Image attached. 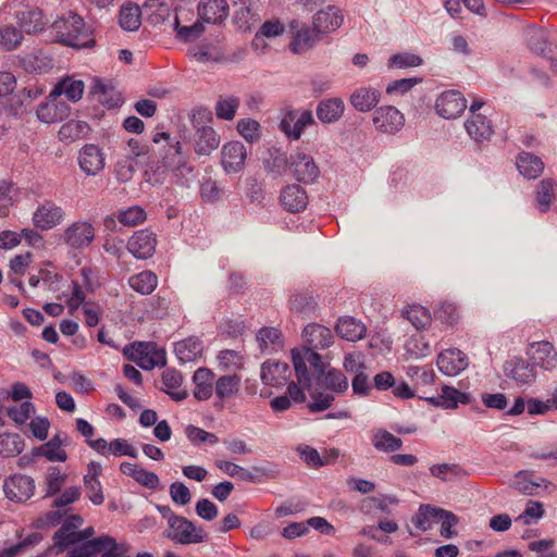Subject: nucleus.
Segmentation results:
<instances>
[{
	"label": "nucleus",
	"instance_id": "nucleus-27",
	"mask_svg": "<svg viewBox=\"0 0 557 557\" xmlns=\"http://www.w3.org/2000/svg\"><path fill=\"white\" fill-rule=\"evenodd\" d=\"M79 166L87 175H96L104 166L101 149L95 144L85 145L78 158Z\"/></svg>",
	"mask_w": 557,
	"mask_h": 557
},
{
	"label": "nucleus",
	"instance_id": "nucleus-37",
	"mask_svg": "<svg viewBox=\"0 0 557 557\" xmlns=\"http://www.w3.org/2000/svg\"><path fill=\"white\" fill-rule=\"evenodd\" d=\"M162 383L164 387L162 391L166 393L172 400L182 401L187 398L188 393L180 389L183 383V376L180 371L175 369H166L162 373Z\"/></svg>",
	"mask_w": 557,
	"mask_h": 557
},
{
	"label": "nucleus",
	"instance_id": "nucleus-64",
	"mask_svg": "<svg viewBox=\"0 0 557 557\" xmlns=\"http://www.w3.org/2000/svg\"><path fill=\"white\" fill-rule=\"evenodd\" d=\"M96 555L100 554L101 557H119L117 544L115 540L109 535L99 536L94 539Z\"/></svg>",
	"mask_w": 557,
	"mask_h": 557
},
{
	"label": "nucleus",
	"instance_id": "nucleus-13",
	"mask_svg": "<svg viewBox=\"0 0 557 557\" xmlns=\"http://www.w3.org/2000/svg\"><path fill=\"white\" fill-rule=\"evenodd\" d=\"M344 23V14L341 8L329 4L318 10L312 16L313 29L323 36L336 32Z\"/></svg>",
	"mask_w": 557,
	"mask_h": 557
},
{
	"label": "nucleus",
	"instance_id": "nucleus-42",
	"mask_svg": "<svg viewBox=\"0 0 557 557\" xmlns=\"http://www.w3.org/2000/svg\"><path fill=\"white\" fill-rule=\"evenodd\" d=\"M147 12V22L152 26L162 25L171 15L170 5L163 0H146L143 5Z\"/></svg>",
	"mask_w": 557,
	"mask_h": 557
},
{
	"label": "nucleus",
	"instance_id": "nucleus-28",
	"mask_svg": "<svg viewBox=\"0 0 557 557\" xmlns=\"http://www.w3.org/2000/svg\"><path fill=\"white\" fill-rule=\"evenodd\" d=\"M528 48L535 54L546 58L552 55V48L548 41V33L540 26H531L525 34Z\"/></svg>",
	"mask_w": 557,
	"mask_h": 557
},
{
	"label": "nucleus",
	"instance_id": "nucleus-24",
	"mask_svg": "<svg viewBox=\"0 0 557 557\" xmlns=\"http://www.w3.org/2000/svg\"><path fill=\"white\" fill-rule=\"evenodd\" d=\"M15 18L21 33L37 34L45 29L47 21L41 9L25 7V10L16 11Z\"/></svg>",
	"mask_w": 557,
	"mask_h": 557
},
{
	"label": "nucleus",
	"instance_id": "nucleus-46",
	"mask_svg": "<svg viewBox=\"0 0 557 557\" xmlns=\"http://www.w3.org/2000/svg\"><path fill=\"white\" fill-rule=\"evenodd\" d=\"M290 311L302 318H311L317 311V301L312 296L298 293L290 297Z\"/></svg>",
	"mask_w": 557,
	"mask_h": 557
},
{
	"label": "nucleus",
	"instance_id": "nucleus-32",
	"mask_svg": "<svg viewBox=\"0 0 557 557\" xmlns=\"http://www.w3.org/2000/svg\"><path fill=\"white\" fill-rule=\"evenodd\" d=\"M531 359L534 364L545 370L557 366V352L553 344L546 341L532 345Z\"/></svg>",
	"mask_w": 557,
	"mask_h": 557
},
{
	"label": "nucleus",
	"instance_id": "nucleus-48",
	"mask_svg": "<svg viewBox=\"0 0 557 557\" xmlns=\"http://www.w3.org/2000/svg\"><path fill=\"white\" fill-rule=\"evenodd\" d=\"M24 449V441L16 433L0 434V455L3 458L17 456Z\"/></svg>",
	"mask_w": 557,
	"mask_h": 557
},
{
	"label": "nucleus",
	"instance_id": "nucleus-29",
	"mask_svg": "<svg viewBox=\"0 0 557 557\" xmlns=\"http://www.w3.org/2000/svg\"><path fill=\"white\" fill-rule=\"evenodd\" d=\"M281 202L289 212H300L308 205V196L306 190L296 184L285 187L281 193Z\"/></svg>",
	"mask_w": 557,
	"mask_h": 557
},
{
	"label": "nucleus",
	"instance_id": "nucleus-8",
	"mask_svg": "<svg viewBox=\"0 0 557 557\" xmlns=\"http://www.w3.org/2000/svg\"><path fill=\"white\" fill-rule=\"evenodd\" d=\"M288 28L292 34L289 50L294 54H302L305 51L312 49L324 37L322 34H318L313 26L311 28L300 27V22L295 18L288 23Z\"/></svg>",
	"mask_w": 557,
	"mask_h": 557
},
{
	"label": "nucleus",
	"instance_id": "nucleus-3",
	"mask_svg": "<svg viewBox=\"0 0 557 557\" xmlns=\"http://www.w3.org/2000/svg\"><path fill=\"white\" fill-rule=\"evenodd\" d=\"M123 355L127 360L135 362L144 370H152L165 364L163 351L158 350L151 343L138 342L126 345Z\"/></svg>",
	"mask_w": 557,
	"mask_h": 557
},
{
	"label": "nucleus",
	"instance_id": "nucleus-7",
	"mask_svg": "<svg viewBox=\"0 0 557 557\" xmlns=\"http://www.w3.org/2000/svg\"><path fill=\"white\" fill-rule=\"evenodd\" d=\"M304 345L292 349V361L294 362V354L300 350H308L309 352H317V349H325L330 347L333 342L332 331L321 324H308L302 332Z\"/></svg>",
	"mask_w": 557,
	"mask_h": 557
},
{
	"label": "nucleus",
	"instance_id": "nucleus-51",
	"mask_svg": "<svg viewBox=\"0 0 557 557\" xmlns=\"http://www.w3.org/2000/svg\"><path fill=\"white\" fill-rule=\"evenodd\" d=\"M284 30L285 26L280 20H267L261 24L259 30L257 32L252 39L251 45L255 49H258V41H261L262 38H276L281 36L284 33Z\"/></svg>",
	"mask_w": 557,
	"mask_h": 557
},
{
	"label": "nucleus",
	"instance_id": "nucleus-60",
	"mask_svg": "<svg viewBox=\"0 0 557 557\" xmlns=\"http://www.w3.org/2000/svg\"><path fill=\"white\" fill-rule=\"evenodd\" d=\"M224 189L211 177H203L200 183V197L202 201L214 203L221 199Z\"/></svg>",
	"mask_w": 557,
	"mask_h": 557
},
{
	"label": "nucleus",
	"instance_id": "nucleus-53",
	"mask_svg": "<svg viewBox=\"0 0 557 557\" xmlns=\"http://www.w3.org/2000/svg\"><path fill=\"white\" fill-rule=\"evenodd\" d=\"M263 162L267 171L274 174L283 173L288 165L286 153L275 147L268 149L267 157L263 158Z\"/></svg>",
	"mask_w": 557,
	"mask_h": 557
},
{
	"label": "nucleus",
	"instance_id": "nucleus-56",
	"mask_svg": "<svg viewBox=\"0 0 557 557\" xmlns=\"http://www.w3.org/2000/svg\"><path fill=\"white\" fill-rule=\"evenodd\" d=\"M423 64V59L416 53L411 52H397L391 55L387 61L389 69H409L417 67Z\"/></svg>",
	"mask_w": 557,
	"mask_h": 557
},
{
	"label": "nucleus",
	"instance_id": "nucleus-59",
	"mask_svg": "<svg viewBox=\"0 0 557 557\" xmlns=\"http://www.w3.org/2000/svg\"><path fill=\"white\" fill-rule=\"evenodd\" d=\"M239 107L237 97L220 98L215 104V115L220 120L232 121Z\"/></svg>",
	"mask_w": 557,
	"mask_h": 557
},
{
	"label": "nucleus",
	"instance_id": "nucleus-21",
	"mask_svg": "<svg viewBox=\"0 0 557 557\" xmlns=\"http://www.w3.org/2000/svg\"><path fill=\"white\" fill-rule=\"evenodd\" d=\"M436 364L443 374L455 376L468 367V358L457 348L446 349L437 356Z\"/></svg>",
	"mask_w": 557,
	"mask_h": 557
},
{
	"label": "nucleus",
	"instance_id": "nucleus-4",
	"mask_svg": "<svg viewBox=\"0 0 557 557\" xmlns=\"http://www.w3.org/2000/svg\"><path fill=\"white\" fill-rule=\"evenodd\" d=\"M311 125H317V122L310 110L290 109L283 114L278 123V129L287 139H300L305 129Z\"/></svg>",
	"mask_w": 557,
	"mask_h": 557
},
{
	"label": "nucleus",
	"instance_id": "nucleus-9",
	"mask_svg": "<svg viewBox=\"0 0 557 557\" xmlns=\"http://www.w3.org/2000/svg\"><path fill=\"white\" fill-rule=\"evenodd\" d=\"M126 150L125 158L119 160L115 165L116 178L120 182H128L133 177L137 165L141 162L140 158H145L148 152L143 141H127Z\"/></svg>",
	"mask_w": 557,
	"mask_h": 557
},
{
	"label": "nucleus",
	"instance_id": "nucleus-47",
	"mask_svg": "<svg viewBox=\"0 0 557 557\" xmlns=\"http://www.w3.org/2000/svg\"><path fill=\"white\" fill-rule=\"evenodd\" d=\"M120 27L125 32H135L140 26V9L137 4L123 5L119 14Z\"/></svg>",
	"mask_w": 557,
	"mask_h": 557
},
{
	"label": "nucleus",
	"instance_id": "nucleus-17",
	"mask_svg": "<svg viewBox=\"0 0 557 557\" xmlns=\"http://www.w3.org/2000/svg\"><path fill=\"white\" fill-rule=\"evenodd\" d=\"M64 210L52 201H45L33 214V224L41 231H49L64 220Z\"/></svg>",
	"mask_w": 557,
	"mask_h": 557
},
{
	"label": "nucleus",
	"instance_id": "nucleus-41",
	"mask_svg": "<svg viewBox=\"0 0 557 557\" xmlns=\"http://www.w3.org/2000/svg\"><path fill=\"white\" fill-rule=\"evenodd\" d=\"M371 443L373 447L382 453H394L401 448L403 440L384 429L373 431Z\"/></svg>",
	"mask_w": 557,
	"mask_h": 557
},
{
	"label": "nucleus",
	"instance_id": "nucleus-2",
	"mask_svg": "<svg viewBox=\"0 0 557 557\" xmlns=\"http://www.w3.org/2000/svg\"><path fill=\"white\" fill-rule=\"evenodd\" d=\"M55 35L54 41L75 50L91 49L97 45L94 29L88 27L84 18L77 13H70L67 17H59L51 24Z\"/></svg>",
	"mask_w": 557,
	"mask_h": 557
},
{
	"label": "nucleus",
	"instance_id": "nucleus-22",
	"mask_svg": "<svg viewBox=\"0 0 557 557\" xmlns=\"http://www.w3.org/2000/svg\"><path fill=\"white\" fill-rule=\"evenodd\" d=\"M290 369L286 362L265 361L261 366L260 377L264 385L285 386L290 379Z\"/></svg>",
	"mask_w": 557,
	"mask_h": 557
},
{
	"label": "nucleus",
	"instance_id": "nucleus-14",
	"mask_svg": "<svg viewBox=\"0 0 557 557\" xmlns=\"http://www.w3.org/2000/svg\"><path fill=\"white\" fill-rule=\"evenodd\" d=\"M94 239L95 228L91 223L86 221L72 223L63 233L64 244L74 249L88 247Z\"/></svg>",
	"mask_w": 557,
	"mask_h": 557
},
{
	"label": "nucleus",
	"instance_id": "nucleus-50",
	"mask_svg": "<svg viewBox=\"0 0 557 557\" xmlns=\"http://www.w3.org/2000/svg\"><path fill=\"white\" fill-rule=\"evenodd\" d=\"M403 315L417 330L426 329L431 324V321H432L430 311L420 305L409 306L406 310L403 311Z\"/></svg>",
	"mask_w": 557,
	"mask_h": 557
},
{
	"label": "nucleus",
	"instance_id": "nucleus-5",
	"mask_svg": "<svg viewBox=\"0 0 557 557\" xmlns=\"http://www.w3.org/2000/svg\"><path fill=\"white\" fill-rule=\"evenodd\" d=\"M169 528L171 531L168 537L178 544L202 543L208 537V534L201 527H197L194 522L182 516L174 519Z\"/></svg>",
	"mask_w": 557,
	"mask_h": 557
},
{
	"label": "nucleus",
	"instance_id": "nucleus-35",
	"mask_svg": "<svg viewBox=\"0 0 557 557\" xmlns=\"http://www.w3.org/2000/svg\"><path fill=\"white\" fill-rule=\"evenodd\" d=\"M202 350V342L196 336L187 337L174 345V352L182 363L195 361L201 356Z\"/></svg>",
	"mask_w": 557,
	"mask_h": 557
},
{
	"label": "nucleus",
	"instance_id": "nucleus-33",
	"mask_svg": "<svg viewBox=\"0 0 557 557\" xmlns=\"http://www.w3.org/2000/svg\"><path fill=\"white\" fill-rule=\"evenodd\" d=\"M517 170L528 180L537 178L544 170L542 159L531 152H520L516 160Z\"/></svg>",
	"mask_w": 557,
	"mask_h": 557
},
{
	"label": "nucleus",
	"instance_id": "nucleus-1",
	"mask_svg": "<svg viewBox=\"0 0 557 557\" xmlns=\"http://www.w3.org/2000/svg\"><path fill=\"white\" fill-rule=\"evenodd\" d=\"M295 375L306 389H310L312 382L334 393H345L348 389V380L345 374L330 366L329 361L318 352L300 350L294 354Z\"/></svg>",
	"mask_w": 557,
	"mask_h": 557
},
{
	"label": "nucleus",
	"instance_id": "nucleus-49",
	"mask_svg": "<svg viewBox=\"0 0 557 557\" xmlns=\"http://www.w3.org/2000/svg\"><path fill=\"white\" fill-rule=\"evenodd\" d=\"M91 131L89 124L79 120H70L59 131V139H85Z\"/></svg>",
	"mask_w": 557,
	"mask_h": 557
},
{
	"label": "nucleus",
	"instance_id": "nucleus-39",
	"mask_svg": "<svg viewBox=\"0 0 557 557\" xmlns=\"http://www.w3.org/2000/svg\"><path fill=\"white\" fill-rule=\"evenodd\" d=\"M214 374L207 368H199L193 376L195 383L194 396L198 400H207L212 396Z\"/></svg>",
	"mask_w": 557,
	"mask_h": 557
},
{
	"label": "nucleus",
	"instance_id": "nucleus-52",
	"mask_svg": "<svg viewBox=\"0 0 557 557\" xmlns=\"http://www.w3.org/2000/svg\"><path fill=\"white\" fill-rule=\"evenodd\" d=\"M257 341L262 351L267 350L269 347L271 350H277L283 346L281 331L276 327L264 326L260 329L257 333Z\"/></svg>",
	"mask_w": 557,
	"mask_h": 557
},
{
	"label": "nucleus",
	"instance_id": "nucleus-23",
	"mask_svg": "<svg viewBox=\"0 0 557 557\" xmlns=\"http://www.w3.org/2000/svg\"><path fill=\"white\" fill-rule=\"evenodd\" d=\"M222 165L226 173L239 172L247 157V149L243 141H226L222 148Z\"/></svg>",
	"mask_w": 557,
	"mask_h": 557
},
{
	"label": "nucleus",
	"instance_id": "nucleus-57",
	"mask_svg": "<svg viewBox=\"0 0 557 557\" xmlns=\"http://www.w3.org/2000/svg\"><path fill=\"white\" fill-rule=\"evenodd\" d=\"M116 219L124 226H136L147 219V214L141 207L132 206L120 210L116 214Z\"/></svg>",
	"mask_w": 557,
	"mask_h": 557
},
{
	"label": "nucleus",
	"instance_id": "nucleus-10",
	"mask_svg": "<svg viewBox=\"0 0 557 557\" xmlns=\"http://www.w3.org/2000/svg\"><path fill=\"white\" fill-rule=\"evenodd\" d=\"M372 122L376 131L395 135L404 127L405 116L394 106H382L375 108Z\"/></svg>",
	"mask_w": 557,
	"mask_h": 557
},
{
	"label": "nucleus",
	"instance_id": "nucleus-55",
	"mask_svg": "<svg viewBox=\"0 0 557 557\" xmlns=\"http://www.w3.org/2000/svg\"><path fill=\"white\" fill-rule=\"evenodd\" d=\"M441 398L443 400V408L445 409H454L458 404H469L471 401V395L469 393H462L448 385L442 387Z\"/></svg>",
	"mask_w": 557,
	"mask_h": 557
},
{
	"label": "nucleus",
	"instance_id": "nucleus-62",
	"mask_svg": "<svg viewBox=\"0 0 557 557\" xmlns=\"http://www.w3.org/2000/svg\"><path fill=\"white\" fill-rule=\"evenodd\" d=\"M300 459L310 468H320L329 463V461L321 457L319 451L309 445H299L296 448Z\"/></svg>",
	"mask_w": 557,
	"mask_h": 557
},
{
	"label": "nucleus",
	"instance_id": "nucleus-20",
	"mask_svg": "<svg viewBox=\"0 0 557 557\" xmlns=\"http://www.w3.org/2000/svg\"><path fill=\"white\" fill-rule=\"evenodd\" d=\"M226 0H201L198 3V18L202 24H222L228 16Z\"/></svg>",
	"mask_w": 557,
	"mask_h": 557
},
{
	"label": "nucleus",
	"instance_id": "nucleus-25",
	"mask_svg": "<svg viewBox=\"0 0 557 557\" xmlns=\"http://www.w3.org/2000/svg\"><path fill=\"white\" fill-rule=\"evenodd\" d=\"M190 123L198 139H216V132L209 125L213 121V113L207 107H197L189 114Z\"/></svg>",
	"mask_w": 557,
	"mask_h": 557
},
{
	"label": "nucleus",
	"instance_id": "nucleus-19",
	"mask_svg": "<svg viewBox=\"0 0 557 557\" xmlns=\"http://www.w3.org/2000/svg\"><path fill=\"white\" fill-rule=\"evenodd\" d=\"M289 166L298 182L312 183L320 174V170L310 154L296 152L290 156Z\"/></svg>",
	"mask_w": 557,
	"mask_h": 557
},
{
	"label": "nucleus",
	"instance_id": "nucleus-58",
	"mask_svg": "<svg viewBox=\"0 0 557 557\" xmlns=\"http://www.w3.org/2000/svg\"><path fill=\"white\" fill-rule=\"evenodd\" d=\"M23 38V34L18 27L13 25L0 27V45L8 51L16 49Z\"/></svg>",
	"mask_w": 557,
	"mask_h": 557
},
{
	"label": "nucleus",
	"instance_id": "nucleus-15",
	"mask_svg": "<svg viewBox=\"0 0 557 557\" xmlns=\"http://www.w3.org/2000/svg\"><path fill=\"white\" fill-rule=\"evenodd\" d=\"M4 493L10 500L17 503L26 502L35 492L33 478L25 474H13L4 481Z\"/></svg>",
	"mask_w": 557,
	"mask_h": 557
},
{
	"label": "nucleus",
	"instance_id": "nucleus-11",
	"mask_svg": "<svg viewBox=\"0 0 557 557\" xmlns=\"http://www.w3.org/2000/svg\"><path fill=\"white\" fill-rule=\"evenodd\" d=\"M434 108L441 117L451 120L463 113L467 100L459 90L449 89L437 97Z\"/></svg>",
	"mask_w": 557,
	"mask_h": 557
},
{
	"label": "nucleus",
	"instance_id": "nucleus-12",
	"mask_svg": "<svg viewBox=\"0 0 557 557\" xmlns=\"http://www.w3.org/2000/svg\"><path fill=\"white\" fill-rule=\"evenodd\" d=\"M156 247L157 236L148 228L136 231L126 244L127 251L138 260L151 258L156 252Z\"/></svg>",
	"mask_w": 557,
	"mask_h": 557
},
{
	"label": "nucleus",
	"instance_id": "nucleus-40",
	"mask_svg": "<svg viewBox=\"0 0 557 557\" xmlns=\"http://www.w3.org/2000/svg\"><path fill=\"white\" fill-rule=\"evenodd\" d=\"M557 184L552 178L542 180L535 191V202L540 212L544 213L550 209L552 203L556 199Z\"/></svg>",
	"mask_w": 557,
	"mask_h": 557
},
{
	"label": "nucleus",
	"instance_id": "nucleus-54",
	"mask_svg": "<svg viewBox=\"0 0 557 557\" xmlns=\"http://www.w3.org/2000/svg\"><path fill=\"white\" fill-rule=\"evenodd\" d=\"M240 385V377L236 374L222 375L215 382V395L221 399L235 395Z\"/></svg>",
	"mask_w": 557,
	"mask_h": 557
},
{
	"label": "nucleus",
	"instance_id": "nucleus-34",
	"mask_svg": "<svg viewBox=\"0 0 557 557\" xmlns=\"http://www.w3.org/2000/svg\"><path fill=\"white\" fill-rule=\"evenodd\" d=\"M344 110V101L341 98L334 97L320 101L315 113L322 123H334L342 117Z\"/></svg>",
	"mask_w": 557,
	"mask_h": 557
},
{
	"label": "nucleus",
	"instance_id": "nucleus-44",
	"mask_svg": "<svg viewBox=\"0 0 557 557\" xmlns=\"http://www.w3.org/2000/svg\"><path fill=\"white\" fill-rule=\"evenodd\" d=\"M173 29L175 32L176 39L187 44L193 42L201 37V35L205 33V25L199 18H197V21L191 25H181L178 16L175 15Z\"/></svg>",
	"mask_w": 557,
	"mask_h": 557
},
{
	"label": "nucleus",
	"instance_id": "nucleus-36",
	"mask_svg": "<svg viewBox=\"0 0 557 557\" xmlns=\"http://www.w3.org/2000/svg\"><path fill=\"white\" fill-rule=\"evenodd\" d=\"M336 332L346 341L357 342L366 336L367 327L361 321L352 317H344L338 320Z\"/></svg>",
	"mask_w": 557,
	"mask_h": 557
},
{
	"label": "nucleus",
	"instance_id": "nucleus-43",
	"mask_svg": "<svg viewBox=\"0 0 557 557\" xmlns=\"http://www.w3.org/2000/svg\"><path fill=\"white\" fill-rule=\"evenodd\" d=\"M128 285L140 295H150L158 286V276L152 271L145 270L131 275Z\"/></svg>",
	"mask_w": 557,
	"mask_h": 557
},
{
	"label": "nucleus",
	"instance_id": "nucleus-6",
	"mask_svg": "<svg viewBox=\"0 0 557 557\" xmlns=\"http://www.w3.org/2000/svg\"><path fill=\"white\" fill-rule=\"evenodd\" d=\"M190 147L191 141H175L174 144L166 141L161 160L162 168L174 172L175 175L190 173L193 168L187 164V158L184 152L185 149L189 150Z\"/></svg>",
	"mask_w": 557,
	"mask_h": 557
},
{
	"label": "nucleus",
	"instance_id": "nucleus-38",
	"mask_svg": "<svg viewBox=\"0 0 557 557\" xmlns=\"http://www.w3.org/2000/svg\"><path fill=\"white\" fill-rule=\"evenodd\" d=\"M187 55L200 63L214 62L220 63L224 60L223 52L219 51L214 45L207 39L187 50Z\"/></svg>",
	"mask_w": 557,
	"mask_h": 557
},
{
	"label": "nucleus",
	"instance_id": "nucleus-31",
	"mask_svg": "<svg viewBox=\"0 0 557 557\" xmlns=\"http://www.w3.org/2000/svg\"><path fill=\"white\" fill-rule=\"evenodd\" d=\"M465 128L471 139H490L494 134V125L484 114L469 115Z\"/></svg>",
	"mask_w": 557,
	"mask_h": 557
},
{
	"label": "nucleus",
	"instance_id": "nucleus-63",
	"mask_svg": "<svg viewBox=\"0 0 557 557\" xmlns=\"http://www.w3.org/2000/svg\"><path fill=\"white\" fill-rule=\"evenodd\" d=\"M7 98L3 110L8 116L18 117L27 112V103L20 92L11 94Z\"/></svg>",
	"mask_w": 557,
	"mask_h": 557
},
{
	"label": "nucleus",
	"instance_id": "nucleus-45",
	"mask_svg": "<svg viewBox=\"0 0 557 557\" xmlns=\"http://www.w3.org/2000/svg\"><path fill=\"white\" fill-rule=\"evenodd\" d=\"M440 512L442 508H436L431 505H421L418 512L412 517L411 522L421 531L431 529L432 523L440 522Z\"/></svg>",
	"mask_w": 557,
	"mask_h": 557
},
{
	"label": "nucleus",
	"instance_id": "nucleus-61",
	"mask_svg": "<svg viewBox=\"0 0 557 557\" xmlns=\"http://www.w3.org/2000/svg\"><path fill=\"white\" fill-rule=\"evenodd\" d=\"M65 531L66 528H60L53 535V544L57 553L64 552L70 546L81 543L78 531Z\"/></svg>",
	"mask_w": 557,
	"mask_h": 557
},
{
	"label": "nucleus",
	"instance_id": "nucleus-16",
	"mask_svg": "<svg viewBox=\"0 0 557 557\" xmlns=\"http://www.w3.org/2000/svg\"><path fill=\"white\" fill-rule=\"evenodd\" d=\"M36 114L40 122L51 124L67 119L71 114V107L60 98L52 100L49 94L38 106Z\"/></svg>",
	"mask_w": 557,
	"mask_h": 557
},
{
	"label": "nucleus",
	"instance_id": "nucleus-18",
	"mask_svg": "<svg viewBox=\"0 0 557 557\" xmlns=\"http://www.w3.org/2000/svg\"><path fill=\"white\" fill-rule=\"evenodd\" d=\"M85 83L71 75H63L58 79L50 90V98L55 100L64 96L67 101L78 102L84 95Z\"/></svg>",
	"mask_w": 557,
	"mask_h": 557
},
{
	"label": "nucleus",
	"instance_id": "nucleus-30",
	"mask_svg": "<svg viewBox=\"0 0 557 557\" xmlns=\"http://www.w3.org/2000/svg\"><path fill=\"white\" fill-rule=\"evenodd\" d=\"M381 99V91L369 87L357 88L350 95L351 106L359 112H369L372 109L377 108V103Z\"/></svg>",
	"mask_w": 557,
	"mask_h": 557
},
{
	"label": "nucleus",
	"instance_id": "nucleus-26",
	"mask_svg": "<svg viewBox=\"0 0 557 557\" xmlns=\"http://www.w3.org/2000/svg\"><path fill=\"white\" fill-rule=\"evenodd\" d=\"M504 371L508 377L515 380L518 384H531L535 381V370L533 364L522 358H511L504 364Z\"/></svg>",
	"mask_w": 557,
	"mask_h": 557
}]
</instances>
